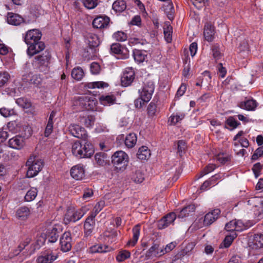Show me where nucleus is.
<instances>
[{
	"instance_id": "nucleus-31",
	"label": "nucleus",
	"mask_w": 263,
	"mask_h": 263,
	"mask_svg": "<svg viewBox=\"0 0 263 263\" xmlns=\"http://www.w3.org/2000/svg\"><path fill=\"white\" fill-rule=\"evenodd\" d=\"M137 157L140 160H146L148 159L150 155V151L146 146H142L139 148L137 153Z\"/></svg>"
},
{
	"instance_id": "nucleus-26",
	"label": "nucleus",
	"mask_w": 263,
	"mask_h": 263,
	"mask_svg": "<svg viewBox=\"0 0 263 263\" xmlns=\"http://www.w3.org/2000/svg\"><path fill=\"white\" fill-rule=\"evenodd\" d=\"M250 246L255 249L263 248V235L261 234H255Z\"/></svg>"
},
{
	"instance_id": "nucleus-27",
	"label": "nucleus",
	"mask_w": 263,
	"mask_h": 263,
	"mask_svg": "<svg viewBox=\"0 0 263 263\" xmlns=\"http://www.w3.org/2000/svg\"><path fill=\"white\" fill-rule=\"evenodd\" d=\"M95 219L87 218L84 224L85 234L88 236L92 232L95 226Z\"/></svg>"
},
{
	"instance_id": "nucleus-44",
	"label": "nucleus",
	"mask_w": 263,
	"mask_h": 263,
	"mask_svg": "<svg viewBox=\"0 0 263 263\" xmlns=\"http://www.w3.org/2000/svg\"><path fill=\"white\" fill-rule=\"evenodd\" d=\"M37 194V191L36 188H31L26 193L25 196V200L26 201H31L33 200Z\"/></svg>"
},
{
	"instance_id": "nucleus-6",
	"label": "nucleus",
	"mask_w": 263,
	"mask_h": 263,
	"mask_svg": "<svg viewBox=\"0 0 263 263\" xmlns=\"http://www.w3.org/2000/svg\"><path fill=\"white\" fill-rule=\"evenodd\" d=\"M88 210V209L85 206L77 210H68L64 217L65 223H67L70 222H75L80 220Z\"/></svg>"
},
{
	"instance_id": "nucleus-37",
	"label": "nucleus",
	"mask_w": 263,
	"mask_h": 263,
	"mask_svg": "<svg viewBox=\"0 0 263 263\" xmlns=\"http://www.w3.org/2000/svg\"><path fill=\"white\" fill-rule=\"evenodd\" d=\"M86 85L88 88L90 89L103 88L108 86V83L103 81H97L88 83Z\"/></svg>"
},
{
	"instance_id": "nucleus-34",
	"label": "nucleus",
	"mask_w": 263,
	"mask_h": 263,
	"mask_svg": "<svg viewBox=\"0 0 263 263\" xmlns=\"http://www.w3.org/2000/svg\"><path fill=\"white\" fill-rule=\"evenodd\" d=\"M30 213L29 209L26 206L21 207L16 211L17 216L22 220L26 218L30 215Z\"/></svg>"
},
{
	"instance_id": "nucleus-11",
	"label": "nucleus",
	"mask_w": 263,
	"mask_h": 263,
	"mask_svg": "<svg viewBox=\"0 0 263 263\" xmlns=\"http://www.w3.org/2000/svg\"><path fill=\"white\" fill-rule=\"evenodd\" d=\"M68 128L70 133L73 137L85 140L87 134L84 128L73 124L70 125Z\"/></svg>"
},
{
	"instance_id": "nucleus-19",
	"label": "nucleus",
	"mask_w": 263,
	"mask_h": 263,
	"mask_svg": "<svg viewBox=\"0 0 263 263\" xmlns=\"http://www.w3.org/2000/svg\"><path fill=\"white\" fill-rule=\"evenodd\" d=\"M58 258L57 255H54L51 252H44L36 259L37 263H52Z\"/></svg>"
},
{
	"instance_id": "nucleus-38",
	"label": "nucleus",
	"mask_w": 263,
	"mask_h": 263,
	"mask_svg": "<svg viewBox=\"0 0 263 263\" xmlns=\"http://www.w3.org/2000/svg\"><path fill=\"white\" fill-rule=\"evenodd\" d=\"M9 73L6 71L0 72V87L6 85L10 79Z\"/></svg>"
},
{
	"instance_id": "nucleus-3",
	"label": "nucleus",
	"mask_w": 263,
	"mask_h": 263,
	"mask_svg": "<svg viewBox=\"0 0 263 263\" xmlns=\"http://www.w3.org/2000/svg\"><path fill=\"white\" fill-rule=\"evenodd\" d=\"M51 59V54L45 50L42 54L34 57L32 64L34 68L40 72H46L49 70V64Z\"/></svg>"
},
{
	"instance_id": "nucleus-48",
	"label": "nucleus",
	"mask_w": 263,
	"mask_h": 263,
	"mask_svg": "<svg viewBox=\"0 0 263 263\" xmlns=\"http://www.w3.org/2000/svg\"><path fill=\"white\" fill-rule=\"evenodd\" d=\"M130 253L127 250H122L119 252L116 256V259L118 262H122L126 259L129 258Z\"/></svg>"
},
{
	"instance_id": "nucleus-2",
	"label": "nucleus",
	"mask_w": 263,
	"mask_h": 263,
	"mask_svg": "<svg viewBox=\"0 0 263 263\" xmlns=\"http://www.w3.org/2000/svg\"><path fill=\"white\" fill-rule=\"evenodd\" d=\"M26 165L28 167L27 177L32 178L41 171L44 166V161L37 156L32 154L27 160Z\"/></svg>"
},
{
	"instance_id": "nucleus-61",
	"label": "nucleus",
	"mask_w": 263,
	"mask_h": 263,
	"mask_svg": "<svg viewBox=\"0 0 263 263\" xmlns=\"http://www.w3.org/2000/svg\"><path fill=\"white\" fill-rule=\"evenodd\" d=\"M225 229L227 231H230V232L232 231V232L234 231H236V225L235 223V220H231V221H230L229 222L227 223L226 224Z\"/></svg>"
},
{
	"instance_id": "nucleus-17",
	"label": "nucleus",
	"mask_w": 263,
	"mask_h": 263,
	"mask_svg": "<svg viewBox=\"0 0 263 263\" xmlns=\"http://www.w3.org/2000/svg\"><path fill=\"white\" fill-rule=\"evenodd\" d=\"M164 254L163 246L160 244L154 243L146 252V256L148 257L160 256Z\"/></svg>"
},
{
	"instance_id": "nucleus-45",
	"label": "nucleus",
	"mask_w": 263,
	"mask_h": 263,
	"mask_svg": "<svg viewBox=\"0 0 263 263\" xmlns=\"http://www.w3.org/2000/svg\"><path fill=\"white\" fill-rule=\"evenodd\" d=\"M216 167V166L214 164H209L207 166H206L201 171L200 174L197 176V179L202 177L205 175L208 174L211 172L213 171Z\"/></svg>"
},
{
	"instance_id": "nucleus-20",
	"label": "nucleus",
	"mask_w": 263,
	"mask_h": 263,
	"mask_svg": "<svg viewBox=\"0 0 263 263\" xmlns=\"http://www.w3.org/2000/svg\"><path fill=\"white\" fill-rule=\"evenodd\" d=\"M256 100L253 99H248L243 101H241L238 104V106L243 109L252 111L254 110L257 106Z\"/></svg>"
},
{
	"instance_id": "nucleus-46",
	"label": "nucleus",
	"mask_w": 263,
	"mask_h": 263,
	"mask_svg": "<svg viewBox=\"0 0 263 263\" xmlns=\"http://www.w3.org/2000/svg\"><path fill=\"white\" fill-rule=\"evenodd\" d=\"M59 237L58 230L56 228H53L47 234L48 241L53 243L57 241Z\"/></svg>"
},
{
	"instance_id": "nucleus-41",
	"label": "nucleus",
	"mask_w": 263,
	"mask_h": 263,
	"mask_svg": "<svg viewBox=\"0 0 263 263\" xmlns=\"http://www.w3.org/2000/svg\"><path fill=\"white\" fill-rule=\"evenodd\" d=\"M95 158L98 164L103 166L105 164V159L107 158V155L104 152L97 153L95 156Z\"/></svg>"
},
{
	"instance_id": "nucleus-9",
	"label": "nucleus",
	"mask_w": 263,
	"mask_h": 263,
	"mask_svg": "<svg viewBox=\"0 0 263 263\" xmlns=\"http://www.w3.org/2000/svg\"><path fill=\"white\" fill-rule=\"evenodd\" d=\"M71 233L65 232L60 238V243L61 250L63 252H67L70 250L72 247Z\"/></svg>"
},
{
	"instance_id": "nucleus-62",
	"label": "nucleus",
	"mask_w": 263,
	"mask_h": 263,
	"mask_svg": "<svg viewBox=\"0 0 263 263\" xmlns=\"http://www.w3.org/2000/svg\"><path fill=\"white\" fill-rule=\"evenodd\" d=\"M148 102V101H145L143 100L142 97H139V98L136 99L135 100V106L137 108H141L144 106L145 103Z\"/></svg>"
},
{
	"instance_id": "nucleus-29",
	"label": "nucleus",
	"mask_w": 263,
	"mask_h": 263,
	"mask_svg": "<svg viewBox=\"0 0 263 263\" xmlns=\"http://www.w3.org/2000/svg\"><path fill=\"white\" fill-rule=\"evenodd\" d=\"M140 232V226L139 224L136 225L133 228V236L132 239L128 241V244L134 246L137 243Z\"/></svg>"
},
{
	"instance_id": "nucleus-54",
	"label": "nucleus",
	"mask_w": 263,
	"mask_h": 263,
	"mask_svg": "<svg viewBox=\"0 0 263 263\" xmlns=\"http://www.w3.org/2000/svg\"><path fill=\"white\" fill-rule=\"evenodd\" d=\"M234 220L236 225V230L237 231H241L245 229H247L250 227L244 224L241 220L235 219Z\"/></svg>"
},
{
	"instance_id": "nucleus-4",
	"label": "nucleus",
	"mask_w": 263,
	"mask_h": 263,
	"mask_svg": "<svg viewBox=\"0 0 263 263\" xmlns=\"http://www.w3.org/2000/svg\"><path fill=\"white\" fill-rule=\"evenodd\" d=\"M73 106L77 110H93L96 106V102L91 97L81 96L74 97Z\"/></svg>"
},
{
	"instance_id": "nucleus-49",
	"label": "nucleus",
	"mask_w": 263,
	"mask_h": 263,
	"mask_svg": "<svg viewBox=\"0 0 263 263\" xmlns=\"http://www.w3.org/2000/svg\"><path fill=\"white\" fill-rule=\"evenodd\" d=\"M82 2L85 7L88 9H94L99 3V0H82Z\"/></svg>"
},
{
	"instance_id": "nucleus-21",
	"label": "nucleus",
	"mask_w": 263,
	"mask_h": 263,
	"mask_svg": "<svg viewBox=\"0 0 263 263\" xmlns=\"http://www.w3.org/2000/svg\"><path fill=\"white\" fill-rule=\"evenodd\" d=\"M7 20L9 24L15 26L19 25L24 22V18L21 15L12 12L8 13Z\"/></svg>"
},
{
	"instance_id": "nucleus-42",
	"label": "nucleus",
	"mask_w": 263,
	"mask_h": 263,
	"mask_svg": "<svg viewBox=\"0 0 263 263\" xmlns=\"http://www.w3.org/2000/svg\"><path fill=\"white\" fill-rule=\"evenodd\" d=\"M132 179L135 183H141L144 179V174L141 171L136 170L132 175Z\"/></svg>"
},
{
	"instance_id": "nucleus-24",
	"label": "nucleus",
	"mask_w": 263,
	"mask_h": 263,
	"mask_svg": "<svg viewBox=\"0 0 263 263\" xmlns=\"http://www.w3.org/2000/svg\"><path fill=\"white\" fill-rule=\"evenodd\" d=\"M116 101V97L113 95H103L99 97L100 103L104 106H110Z\"/></svg>"
},
{
	"instance_id": "nucleus-7",
	"label": "nucleus",
	"mask_w": 263,
	"mask_h": 263,
	"mask_svg": "<svg viewBox=\"0 0 263 263\" xmlns=\"http://www.w3.org/2000/svg\"><path fill=\"white\" fill-rule=\"evenodd\" d=\"M155 90V85L153 81H148L144 83L141 89H139V97H142L145 101H149Z\"/></svg>"
},
{
	"instance_id": "nucleus-25",
	"label": "nucleus",
	"mask_w": 263,
	"mask_h": 263,
	"mask_svg": "<svg viewBox=\"0 0 263 263\" xmlns=\"http://www.w3.org/2000/svg\"><path fill=\"white\" fill-rule=\"evenodd\" d=\"M87 37L88 44L90 48L94 49L100 45V39L96 34L89 33L87 34Z\"/></svg>"
},
{
	"instance_id": "nucleus-55",
	"label": "nucleus",
	"mask_w": 263,
	"mask_h": 263,
	"mask_svg": "<svg viewBox=\"0 0 263 263\" xmlns=\"http://www.w3.org/2000/svg\"><path fill=\"white\" fill-rule=\"evenodd\" d=\"M224 176L223 175H222L221 174H216L212 176L209 179L210 180L211 183L213 184V186H214L215 184H216L217 181L222 180L224 179Z\"/></svg>"
},
{
	"instance_id": "nucleus-63",
	"label": "nucleus",
	"mask_w": 263,
	"mask_h": 263,
	"mask_svg": "<svg viewBox=\"0 0 263 263\" xmlns=\"http://www.w3.org/2000/svg\"><path fill=\"white\" fill-rule=\"evenodd\" d=\"M42 82V79L40 76L35 74L32 76L30 79V83L35 85L36 86L39 85Z\"/></svg>"
},
{
	"instance_id": "nucleus-15",
	"label": "nucleus",
	"mask_w": 263,
	"mask_h": 263,
	"mask_svg": "<svg viewBox=\"0 0 263 263\" xmlns=\"http://www.w3.org/2000/svg\"><path fill=\"white\" fill-rule=\"evenodd\" d=\"M25 144L24 138L19 135H16L11 138L8 141L9 146L15 149H22L24 146Z\"/></svg>"
},
{
	"instance_id": "nucleus-5",
	"label": "nucleus",
	"mask_w": 263,
	"mask_h": 263,
	"mask_svg": "<svg viewBox=\"0 0 263 263\" xmlns=\"http://www.w3.org/2000/svg\"><path fill=\"white\" fill-rule=\"evenodd\" d=\"M128 162V155L122 151L116 152L111 156V163L118 172L125 170Z\"/></svg>"
},
{
	"instance_id": "nucleus-58",
	"label": "nucleus",
	"mask_w": 263,
	"mask_h": 263,
	"mask_svg": "<svg viewBox=\"0 0 263 263\" xmlns=\"http://www.w3.org/2000/svg\"><path fill=\"white\" fill-rule=\"evenodd\" d=\"M90 71L93 74H97L100 72V66L96 62H93L90 65Z\"/></svg>"
},
{
	"instance_id": "nucleus-28",
	"label": "nucleus",
	"mask_w": 263,
	"mask_h": 263,
	"mask_svg": "<svg viewBox=\"0 0 263 263\" xmlns=\"http://www.w3.org/2000/svg\"><path fill=\"white\" fill-rule=\"evenodd\" d=\"M133 55L135 60L138 63L143 62L147 57L146 52L139 49H134L133 52Z\"/></svg>"
},
{
	"instance_id": "nucleus-30",
	"label": "nucleus",
	"mask_w": 263,
	"mask_h": 263,
	"mask_svg": "<svg viewBox=\"0 0 263 263\" xmlns=\"http://www.w3.org/2000/svg\"><path fill=\"white\" fill-rule=\"evenodd\" d=\"M137 136L134 133H130L125 138L124 143L128 148H132L135 146L137 142Z\"/></svg>"
},
{
	"instance_id": "nucleus-33",
	"label": "nucleus",
	"mask_w": 263,
	"mask_h": 263,
	"mask_svg": "<svg viewBox=\"0 0 263 263\" xmlns=\"http://www.w3.org/2000/svg\"><path fill=\"white\" fill-rule=\"evenodd\" d=\"M126 8V3L123 0H117L112 4V9L116 12H123Z\"/></svg>"
},
{
	"instance_id": "nucleus-39",
	"label": "nucleus",
	"mask_w": 263,
	"mask_h": 263,
	"mask_svg": "<svg viewBox=\"0 0 263 263\" xmlns=\"http://www.w3.org/2000/svg\"><path fill=\"white\" fill-rule=\"evenodd\" d=\"M185 117V114L183 112H178L176 115H172L169 122L172 125H176L177 123L181 121Z\"/></svg>"
},
{
	"instance_id": "nucleus-53",
	"label": "nucleus",
	"mask_w": 263,
	"mask_h": 263,
	"mask_svg": "<svg viewBox=\"0 0 263 263\" xmlns=\"http://www.w3.org/2000/svg\"><path fill=\"white\" fill-rule=\"evenodd\" d=\"M262 168V165H261L259 162L256 163L253 165L252 170L256 178H258L260 175V172Z\"/></svg>"
},
{
	"instance_id": "nucleus-10",
	"label": "nucleus",
	"mask_w": 263,
	"mask_h": 263,
	"mask_svg": "<svg viewBox=\"0 0 263 263\" xmlns=\"http://www.w3.org/2000/svg\"><path fill=\"white\" fill-rule=\"evenodd\" d=\"M135 71L131 67L126 68L121 77V84L123 86H129L135 79Z\"/></svg>"
},
{
	"instance_id": "nucleus-47",
	"label": "nucleus",
	"mask_w": 263,
	"mask_h": 263,
	"mask_svg": "<svg viewBox=\"0 0 263 263\" xmlns=\"http://www.w3.org/2000/svg\"><path fill=\"white\" fill-rule=\"evenodd\" d=\"M226 124L232 127L231 130H233L239 126L240 123L235 119L234 117L230 116L226 121Z\"/></svg>"
},
{
	"instance_id": "nucleus-13",
	"label": "nucleus",
	"mask_w": 263,
	"mask_h": 263,
	"mask_svg": "<svg viewBox=\"0 0 263 263\" xmlns=\"http://www.w3.org/2000/svg\"><path fill=\"white\" fill-rule=\"evenodd\" d=\"M220 213L219 209H215L206 213L204 217L203 225L210 226L219 218Z\"/></svg>"
},
{
	"instance_id": "nucleus-40",
	"label": "nucleus",
	"mask_w": 263,
	"mask_h": 263,
	"mask_svg": "<svg viewBox=\"0 0 263 263\" xmlns=\"http://www.w3.org/2000/svg\"><path fill=\"white\" fill-rule=\"evenodd\" d=\"M164 11L170 20L174 19V14L175 13L174 8L172 3H169L164 6Z\"/></svg>"
},
{
	"instance_id": "nucleus-12",
	"label": "nucleus",
	"mask_w": 263,
	"mask_h": 263,
	"mask_svg": "<svg viewBox=\"0 0 263 263\" xmlns=\"http://www.w3.org/2000/svg\"><path fill=\"white\" fill-rule=\"evenodd\" d=\"M27 45H28L27 53L30 57L43 51L45 48V43L42 41Z\"/></svg>"
},
{
	"instance_id": "nucleus-59",
	"label": "nucleus",
	"mask_w": 263,
	"mask_h": 263,
	"mask_svg": "<svg viewBox=\"0 0 263 263\" xmlns=\"http://www.w3.org/2000/svg\"><path fill=\"white\" fill-rule=\"evenodd\" d=\"M263 155V145L257 148L252 156V160H257L259 157Z\"/></svg>"
},
{
	"instance_id": "nucleus-16",
	"label": "nucleus",
	"mask_w": 263,
	"mask_h": 263,
	"mask_svg": "<svg viewBox=\"0 0 263 263\" xmlns=\"http://www.w3.org/2000/svg\"><path fill=\"white\" fill-rule=\"evenodd\" d=\"M70 175L75 180H82L85 176L84 166L80 164L73 166L70 170Z\"/></svg>"
},
{
	"instance_id": "nucleus-8",
	"label": "nucleus",
	"mask_w": 263,
	"mask_h": 263,
	"mask_svg": "<svg viewBox=\"0 0 263 263\" xmlns=\"http://www.w3.org/2000/svg\"><path fill=\"white\" fill-rule=\"evenodd\" d=\"M42 35V32L39 30L31 29L26 33L24 41L26 44L34 43L41 41Z\"/></svg>"
},
{
	"instance_id": "nucleus-36",
	"label": "nucleus",
	"mask_w": 263,
	"mask_h": 263,
	"mask_svg": "<svg viewBox=\"0 0 263 263\" xmlns=\"http://www.w3.org/2000/svg\"><path fill=\"white\" fill-rule=\"evenodd\" d=\"M71 76L77 81L81 80L84 76L83 70L79 67L73 68L71 72Z\"/></svg>"
},
{
	"instance_id": "nucleus-60",
	"label": "nucleus",
	"mask_w": 263,
	"mask_h": 263,
	"mask_svg": "<svg viewBox=\"0 0 263 263\" xmlns=\"http://www.w3.org/2000/svg\"><path fill=\"white\" fill-rule=\"evenodd\" d=\"M201 83L203 82V81L204 80L207 82H210L211 79V74L209 71H205L202 73V76L199 77V80H201Z\"/></svg>"
},
{
	"instance_id": "nucleus-35",
	"label": "nucleus",
	"mask_w": 263,
	"mask_h": 263,
	"mask_svg": "<svg viewBox=\"0 0 263 263\" xmlns=\"http://www.w3.org/2000/svg\"><path fill=\"white\" fill-rule=\"evenodd\" d=\"M80 121L88 127H91L93 125L95 121V117L92 115H89L87 117H80Z\"/></svg>"
},
{
	"instance_id": "nucleus-56",
	"label": "nucleus",
	"mask_w": 263,
	"mask_h": 263,
	"mask_svg": "<svg viewBox=\"0 0 263 263\" xmlns=\"http://www.w3.org/2000/svg\"><path fill=\"white\" fill-rule=\"evenodd\" d=\"M217 160L221 164H225L231 160L229 156L224 155L223 154H219L216 157Z\"/></svg>"
},
{
	"instance_id": "nucleus-23",
	"label": "nucleus",
	"mask_w": 263,
	"mask_h": 263,
	"mask_svg": "<svg viewBox=\"0 0 263 263\" xmlns=\"http://www.w3.org/2000/svg\"><path fill=\"white\" fill-rule=\"evenodd\" d=\"M112 250L111 247L102 244H96L89 248V252L91 253H104L109 252Z\"/></svg>"
},
{
	"instance_id": "nucleus-51",
	"label": "nucleus",
	"mask_w": 263,
	"mask_h": 263,
	"mask_svg": "<svg viewBox=\"0 0 263 263\" xmlns=\"http://www.w3.org/2000/svg\"><path fill=\"white\" fill-rule=\"evenodd\" d=\"M186 148V145L184 141L181 140L178 141L177 153L180 156L185 152Z\"/></svg>"
},
{
	"instance_id": "nucleus-43",
	"label": "nucleus",
	"mask_w": 263,
	"mask_h": 263,
	"mask_svg": "<svg viewBox=\"0 0 263 263\" xmlns=\"http://www.w3.org/2000/svg\"><path fill=\"white\" fill-rule=\"evenodd\" d=\"M236 236L237 234L234 232H233L230 235H227L222 242L224 247L226 248L229 247Z\"/></svg>"
},
{
	"instance_id": "nucleus-14",
	"label": "nucleus",
	"mask_w": 263,
	"mask_h": 263,
	"mask_svg": "<svg viewBox=\"0 0 263 263\" xmlns=\"http://www.w3.org/2000/svg\"><path fill=\"white\" fill-rule=\"evenodd\" d=\"M175 213H170L158 221L157 227L159 229H163L172 224L176 218Z\"/></svg>"
},
{
	"instance_id": "nucleus-1",
	"label": "nucleus",
	"mask_w": 263,
	"mask_h": 263,
	"mask_svg": "<svg viewBox=\"0 0 263 263\" xmlns=\"http://www.w3.org/2000/svg\"><path fill=\"white\" fill-rule=\"evenodd\" d=\"M71 152L77 158H90L93 153L92 145L87 141L82 143L79 141L75 142L72 145Z\"/></svg>"
},
{
	"instance_id": "nucleus-64",
	"label": "nucleus",
	"mask_w": 263,
	"mask_h": 263,
	"mask_svg": "<svg viewBox=\"0 0 263 263\" xmlns=\"http://www.w3.org/2000/svg\"><path fill=\"white\" fill-rule=\"evenodd\" d=\"M212 54L215 59H219L221 55V53L219 51L218 46L217 45H214L212 47Z\"/></svg>"
},
{
	"instance_id": "nucleus-32",
	"label": "nucleus",
	"mask_w": 263,
	"mask_h": 263,
	"mask_svg": "<svg viewBox=\"0 0 263 263\" xmlns=\"http://www.w3.org/2000/svg\"><path fill=\"white\" fill-rule=\"evenodd\" d=\"M163 31L165 40L170 43L172 41V34L173 32V28L171 26L170 22H167L165 23L163 27Z\"/></svg>"
},
{
	"instance_id": "nucleus-57",
	"label": "nucleus",
	"mask_w": 263,
	"mask_h": 263,
	"mask_svg": "<svg viewBox=\"0 0 263 263\" xmlns=\"http://www.w3.org/2000/svg\"><path fill=\"white\" fill-rule=\"evenodd\" d=\"M157 106L156 105L153 103L151 102L147 107V114L149 116H153L155 115L156 111Z\"/></svg>"
},
{
	"instance_id": "nucleus-22",
	"label": "nucleus",
	"mask_w": 263,
	"mask_h": 263,
	"mask_svg": "<svg viewBox=\"0 0 263 263\" xmlns=\"http://www.w3.org/2000/svg\"><path fill=\"white\" fill-rule=\"evenodd\" d=\"M214 27L210 23H206L204 25L203 32L205 39L208 42L212 41L214 39Z\"/></svg>"
},
{
	"instance_id": "nucleus-18",
	"label": "nucleus",
	"mask_w": 263,
	"mask_h": 263,
	"mask_svg": "<svg viewBox=\"0 0 263 263\" xmlns=\"http://www.w3.org/2000/svg\"><path fill=\"white\" fill-rule=\"evenodd\" d=\"M110 19L107 16H100L95 18L92 22L94 28L102 29L107 27Z\"/></svg>"
},
{
	"instance_id": "nucleus-50",
	"label": "nucleus",
	"mask_w": 263,
	"mask_h": 263,
	"mask_svg": "<svg viewBox=\"0 0 263 263\" xmlns=\"http://www.w3.org/2000/svg\"><path fill=\"white\" fill-rule=\"evenodd\" d=\"M113 37L115 40L119 42H123L127 40V34L123 31H117L114 33Z\"/></svg>"
},
{
	"instance_id": "nucleus-52",
	"label": "nucleus",
	"mask_w": 263,
	"mask_h": 263,
	"mask_svg": "<svg viewBox=\"0 0 263 263\" xmlns=\"http://www.w3.org/2000/svg\"><path fill=\"white\" fill-rule=\"evenodd\" d=\"M123 50V47L119 43H113L110 46V51L115 54H121Z\"/></svg>"
}]
</instances>
